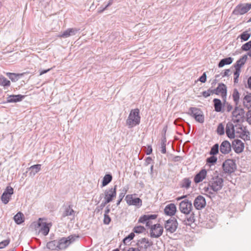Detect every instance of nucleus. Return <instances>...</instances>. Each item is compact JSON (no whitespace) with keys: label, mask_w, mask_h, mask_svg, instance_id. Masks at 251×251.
Here are the masks:
<instances>
[{"label":"nucleus","mask_w":251,"mask_h":251,"mask_svg":"<svg viewBox=\"0 0 251 251\" xmlns=\"http://www.w3.org/2000/svg\"><path fill=\"white\" fill-rule=\"evenodd\" d=\"M163 228L159 224H155L151 226L150 230L151 237L152 238H158L163 233Z\"/></svg>","instance_id":"14"},{"label":"nucleus","mask_w":251,"mask_h":251,"mask_svg":"<svg viewBox=\"0 0 251 251\" xmlns=\"http://www.w3.org/2000/svg\"><path fill=\"white\" fill-rule=\"evenodd\" d=\"M145 230V228L143 226H135L133 228V231L136 233H141Z\"/></svg>","instance_id":"46"},{"label":"nucleus","mask_w":251,"mask_h":251,"mask_svg":"<svg viewBox=\"0 0 251 251\" xmlns=\"http://www.w3.org/2000/svg\"><path fill=\"white\" fill-rule=\"evenodd\" d=\"M127 251H140L139 250V249H138L137 248L130 247V248H129Z\"/></svg>","instance_id":"64"},{"label":"nucleus","mask_w":251,"mask_h":251,"mask_svg":"<svg viewBox=\"0 0 251 251\" xmlns=\"http://www.w3.org/2000/svg\"><path fill=\"white\" fill-rule=\"evenodd\" d=\"M116 189L117 185H115L114 187L107 189L104 192V201L107 203L112 201L116 197Z\"/></svg>","instance_id":"11"},{"label":"nucleus","mask_w":251,"mask_h":251,"mask_svg":"<svg viewBox=\"0 0 251 251\" xmlns=\"http://www.w3.org/2000/svg\"><path fill=\"white\" fill-rule=\"evenodd\" d=\"M14 193V190L11 186H7L1 196V200L2 202L6 204L8 203L12 195Z\"/></svg>","instance_id":"16"},{"label":"nucleus","mask_w":251,"mask_h":251,"mask_svg":"<svg viewBox=\"0 0 251 251\" xmlns=\"http://www.w3.org/2000/svg\"><path fill=\"white\" fill-rule=\"evenodd\" d=\"M200 80L202 83H204L206 81V74L205 72L203 73L202 75L199 78Z\"/></svg>","instance_id":"57"},{"label":"nucleus","mask_w":251,"mask_h":251,"mask_svg":"<svg viewBox=\"0 0 251 251\" xmlns=\"http://www.w3.org/2000/svg\"><path fill=\"white\" fill-rule=\"evenodd\" d=\"M251 33L250 32V30H246L241 33L238 38H240L242 41H246L249 40L251 36Z\"/></svg>","instance_id":"36"},{"label":"nucleus","mask_w":251,"mask_h":251,"mask_svg":"<svg viewBox=\"0 0 251 251\" xmlns=\"http://www.w3.org/2000/svg\"><path fill=\"white\" fill-rule=\"evenodd\" d=\"M217 132L220 135H224L225 133V127L222 123H220L218 126Z\"/></svg>","instance_id":"44"},{"label":"nucleus","mask_w":251,"mask_h":251,"mask_svg":"<svg viewBox=\"0 0 251 251\" xmlns=\"http://www.w3.org/2000/svg\"><path fill=\"white\" fill-rule=\"evenodd\" d=\"M232 116L235 118L233 119L234 123H237L243 120L245 117V111L243 108L235 107L232 112Z\"/></svg>","instance_id":"13"},{"label":"nucleus","mask_w":251,"mask_h":251,"mask_svg":"<svg viewBox=\"0 0 251 251\" xmlns=\"http://www.w3.org/2000/svg\"><path fill=\"white\" fill-rule=\"evenodd\" d=\"M152 242L146 238H142L137 241L136 245L140 251H146L148 248L152 245Z\"/></svg>","instance_id":"9"},{"label":"nucleus","mask_w":251,"mask_h":251,"mask_svg":"<svg viewBox=\"0 0 251 251\" xmlns=\"http://www.w3.org/2000/svg\"><path fill=\"white\" fill-rule=\"evenodd\" d=\"M152 161V159L151 157H147L145 160V165L148 166L151 163V162Z\"/></svg>","instance_id":"61"},{"label":"nucleus","mask_w":251,"mask_h":251,"mask_svg":"<svg viewBox=\"0 0 251 251\" xmlns=\"http://www.w3.org/2000/svg\"><path fill=\"white\" fill-rule=\"evenodd\" d=\"M178 225L176 219L171 217L165 222L164 228L167 233H173L176 231Z\"/></svg>","instance_id":"4"},{"label":"nucleus","mask_w":251,"mask_h":251,"mask_svg":"<svg viewBox=\"0 0 251 251\" xmlns=\"http://www.w3.org/2000/svg\"><path fill=\"white\" fill-rule=\"evenodd\" d=\"M127 192V190L126 189H124L121 193H120L119 196V199L117 201V205H119L120 204V202L122 201L123 199L125 197L126 193Z\"/></svg>","instance_id":"45"},{"label":"nucleus","mask_w":251,"mask_h":251,"mask_svg":"<svg viewBox=\"0 0 251 251\" xmlns=\"http://www.w3.org/2000/svg\"><path fill=\"white\" fill-rule=\"evenodd\" d=\"M241 49L244 51H249L251 49V42L250 41L246 43L241 47Z\"/></svg>","instance_id":"48"},{"label":"nucleus","mask_w":251,"mask_h":251,"mask_svg":"<svg viewBox=\"0 0 251 251\" xmlns=\"http://www.w3.org/2000/svg\"><path fill=\"white\" fill-rule=\"evenodd\" d=\"M217 157L215 156V155H211L210 157H208L206 159V162L212 165L214 164L217 162Z\"/></svg>","instance_id":"47"},{"label":"nucleus","mask_w":251,"mask_h":251,"mask_svg":"<svg viewBox=\"0 0 251 251\" xmlns=\"http://www.w3.org/2000/svg\"><path fill=\"white\" fill-rule=\"evenodd\" d=\"M187 114L193 117L197 122L200 123L204 122V117L203 112L200 108L191 107L189 108Z\"/></svg>","instance_id":"3"},{"label":"nucleus","mask_w":251,"mask_h":251,"mask_svg":"<svg viewBox=\"0 0 251 251\" xmlns=\"http://www.w3.org/2000/svg\"><path fill=\"white\" fill-rule=\"evenodd\" d=\"M135 236L134 232H131L126 237L123 239V243L124 244H126V241H130V240H132L133 238Z\"/></svg>","instance_id":"51"},{"label":"nucleus","mask_w":251,"mask_h":251,"mask_svg":"<svg viewBox=\"0 0 251 251\" xmlns=\"http://www.w3.org/2000/svg\"><path fill=\"white\" fill-rule=\"evenodd\" d=\"M6 75L13 82L17 81L20 78V75H22L17 74L15 73H7L6 74Z\"/></svg>","instance_id":"38"},{"label":"nucleus","mask_w":251,"mask_h":251,"mask_svg":"<svg viewBox=\"0 0 251 251\" xmlns=\"http://www.w3.org/2000/svg\"><path fill=\"white\" fill-rule=\"evenodd\" d=\"M23 216V214L21 212H18L16 214L14 217V220L15 223L18 225L22 224L24 222L22 218Z\"/></svg>","instance_id":"42"},{"label":"nucleus","mask_w":251,"mask_h":251,"mask_svg":"<svg viewBox=\"0 0 251 251\" xmlns=\"http://www.w3.org/2000/svg\"><path fill=\"white\" fill-rule=\"evenodd\" d=\"M224 185L223 179L218 176L213 177L209 182L208 187L204 188V191L209 194L213 195L215 192L222 189Z\"/></svg>","instance_id":"1"},{"label":"nucleus","mask_w":251,"mask_h":251,"mask_svg":"<svg viewBox=\"0 0 251 251\" xmlns=\"http://www.w3.org/2000/svg\"><path fill=\"white\" fill-rule=\"evenodd\" d=\"M167 142L166 136L164 135H162V138L161 140V152L163 154H165L166 153V143Z\"/></svg>","instance_id":"39"},{"label":"nucleus","mask_w":251,"mask_h":251,"mask_svg":"<svg viewBox=\"0 0 251 251\" xmlns=\"http://www.w3.org/2000/svg\"><path fill=\"white\" fill-rule=\"evenodd\" d=\"M78 237V236H75L74 235H70L68 237H62L58 240V245L59 246V250H62L66 249L69 246L73 243L75 240V238Z\"/></svg>","instance_id":"5"},{"label":"nucleus","mask_w":251,"mask_h":251,"mask_svg":"<svg viewBox=\"0 0 251 251\" xmlns=\"http://www.w3.org/2000/svg\"><path fill=\"white\" fill-rule=\"evenodd\" d=\"M75 214V212L73 209V206L69 205L65 207L64 211L63 212L61 216V219H63V218L69 216H73L74 217Z\"/></svg>","instance_id":"26"},{"label":"nucleus","mask_w":251,"mask_h":251,"mask_svg":"<svg viewBox=\"0 0 251 251\" xmlns=\"http://www.w3.org/2000/svg\"><path fill=\"white\" fill-rule=\"evenodd\" d=\"M251 9V3H240L237 5L232 12L236 15H243Z\"/></svg>","instance_id":"8"},{"label":"nucleus","mask_w":251,"mask_h":251,"mask_svg":"<svg viewBox=\"0 0 251 251\" xmlns=\"http://www.w3.org/2000/svg\"><path fill=\"white\" fill-rule=\"evenodd\" d=\"M243 103L244 105L248 108L251 107V93H248L244 96Z\"/></svg>","instance_id":"33"},{"label":"nucleus","mask_w":251,"mask_h":251,"mask_svg":"<svg viewBox=\"0 0 251 251\" xmlns=\"http://www.w3.org/2000/svg\"><path fill=\"white\" fill-rule=\"evenodd\" d=\"M193 204L197 210H201L206 205L205 199L202 196L199 195L195 198Z\"/></svg>","instance_id":"17"},{"label":"nucleus","mask_w":251,"mask_h":251,"mask_svg":"<svg viewBox=\"0 0 251 251\" xmlns=\"http://www.w3.org/2000/svg\"><path fill=\"white\" fill-rule=\"evenodd\" d=\"M233 59L231 57H226L221 59L218 64V67L221 68L226 65H229L232 63Z\"/></svg>","instance_id":"32"},{"label":"nucleus","mask_w":251,"mask_h":251,"mask_svg":"<svg viewBox=\"0 0 251 251\" xmlns=\"http://www.w3.org/2000/svg\"><path fill=\"white\" fill-rule=\"evenodd\" d=\"M247 55H243L237 61L234 66L235 69L241 70V67L245 64L247 59Z\"/></svg>","instance_id":"29"},{"label":"nucleus","mask_w":251,"mask_h":251,"mask_svg":"<svg viewBox=\"0 0 251 251\" xmlns=\"http://www.w3.org/2000/svg\"><path fill=\"white\" fill-rule=\"evenodd\" d=\"M241 72V70L235 69V71L234 73V82L235 83H238V77L240 75V73Z\"/></svg>","instance_id":"52"},{"label":"nucleus","mask_w":251,"mask_h":251,"mask_svg":"<svg viewBox=\"0 0 251 251\" xmlns=\"http://www.w3.org/2000/svg\"><path fill=\"white\" fill-rule=\"evenodd\" d=\"M27 170L30 171L29 175L30 176H34L36 174L38 173L41 170V165L36 164L34 165L27 168Z\"/></svg>","instance_id":"27"},{"label":"nucleus","mask_w":251,"mask_h":251,"mask_svg":"<svg viewBox=\"0 0 251 251\" xmlns=\"http://www.w3.org/2000/svg\"><path fill=\"white\" fill-rule=\"evenodd\" d=\"M78 29L75 28H68L64 31L63 33L59 34L58 37L60 38H68L70 36L75 35L78 32Z\"/></svg>","instance_id":"23"},{"label":"nucleus","mask_w":251,"mask_h":251,"mask_svg":"<svg viewBox=\"0 0 251 251\" xmlns=\"http://www.w3.org/2000/svg\"><path fill=\"white\" fill-rule=\"evenodd\" d=\"M211 91L212 94H215L217 95L221 94L223 100L226 101L227 95V87L225 84L223 83H219L218 87L216 89H211Z\"/></svg>","instance_id":"12"},{"label":"nucleus","mask_w":251,"mask_h":251,"mask_svg":"<svg viewBox=\"0 0 251 251\" xmlns=\"http://www.w3.org/2000/svg\"><path fill=\"white\" fill-rule=\"evenodd\" d=\"M239 137L244 140H249L250 138V132L244 127L243 131L239 134Z\"/></svg>","instance_id":"35"},{"label":"nucleus","mask_w":251,"mask_h":251,"mask_svg":"<svg viewBox=\"0 0 251 251\" xmlns=\"http://www.w3.org/2000/svg\"><path fill=\"white\" fill-rule=\"evenodd\" d=\"M231 147L236 153H239L243 151L244 144L239 139H235L232 142Z\"/></svg>","instance_id":"19"},{"label":"nucleus","mask_w":251,"mask_h":251,"mask_svg":"<svg viewBox=\"0 0 251 251\" xmlns=\"http://www.w3.org/2000/svg\"><path fill=\"white\" fill-rule=\"evenodd\" d=\"M10 243V239H7L0 242V249L7 246Z\"/></svg>","instance_id":"50"},{"label":"nucleus","mask_w":251,"mask_h":251,"mask_svg":"<svg viewBox=\"0 0 251 251\" xmlns=\"http://www.w3.org/2000/svg\"><path fill=\"white\" fill-rule=\"evenodd\" d=\"M220 148L218 144H214L211 148V150L209 151V154L211 155H215L217 154L219 152Z\"/></svg>","instance_id":"41"},{"label":"nucleus","mask_w":251,"mask_h":251,"mask_svg":"<svg viewBox=\"0 0 251 251\" xmlns=\"http://www.w3.org/2000/svg\"><path fill=\"white\" fill-rule=\"evenodd\" d=\"M191 183V181L189 178H185L182 180L180 186L182 188L188 189L190 187Z\"/></svg>","instance_id":"40"},{"label":"nucleus","mask_w":251,"mask_h":251,"mask_svg":"<svg viewBox=\"0 0 251 251\" xmlns=\"http://www.w3.org/2000/svg\"><path fill=\"white\" fill-rule=\"evenodd\" d=\"M234 126L235 128V133L239 134L244 130L243 127L240 125H235Z\"/></svg>","instance_id":"55"},{"label":"nucleus","mask_w":251,"mask_h":251,"mask_svg":"<svg viewBox=\"0 0 251 251\" xmlns=\"http://www.w3.org/2000/svg\"><path fill=\"white\" fill-rule=\"evenodd\" d=\"M207 171L205 169H202L199 173L196 174L194 178L196 183H199L202 181L206 177Z\"/></svg>","instance_id":"24"},{"label":"nucleus","mask_w":251,"mask_h":251,"mask_svg":"<svg viewBox=\"0 0 251 251\" xmlns=\"http://www.w3.org/2000/svg\"><path fill=\"white\" fill-rule=\"evenodd\" d=\"M112 180V176L110 174H106L102 181L101 187H104L108 185Z\"/></svg>","instance_id":"34"},{"label":"nucleus","mask_w":251,"mask_h":251,"mask_svg":"<svg viewBox=\"0 0 251 251\" xmlns=\"http://www.w3.org/2000/svg\"><path fill=\"white\" fill-rule=\"evenodd\" d=\"M232 97L235 104H237L240 98V94L237 89H234L233 90Z\"/></svg>","instance_id":"43"},{"label":"nucleus","mask_w":251,"mask_h":251,"mask_svg":"<svg viewBox=\"0 0 251 251\" xmlns=\"http://www.w3.org/2000/svg\"><path fill=\"white\" fill-rule=\"evenodd\" d=\"M157 217V215L156 214L144 215L139 218L138 222L144 224L147 221H150V220L155 219Z\"/></svg>","instance_id":"28"},{"label":"nucleus","mask_w":251,"mask_h":251,"mask_svg":"<svg viewBox=\"0 0 251 251\" xmlns=\"http://www.w3.org/2000/svg\"><path fill=\"white\" fill-rule=\"evenodd\" d=\"M58 244V240L50 241L47 244V248L51 250H59Z\"/></svg>","instance_id":"31"},{"label":"nucleus","mask_w":251,"mask_h":251,"mask_svg":"<svg viewBox=\"0 0 251 251\" xmlns=\"http://www.w3.org/2000/svg\"><path fill=\"white\" fill-rule=\"evenodd\" d=\"M51 69V68H50V69H47V70H39V75H41L44 74H46L47 73V72H49Z\"/></svg>","instance_id":"62"},{"label":"nucleus","mask_w":251,"mask_h":251,"mask_svg":"<svg viewBox=\"0 0 251 251\" xmlns=\"http://www.w3.org/2000/svg\"><path fill=\"white\" fill-rule=\"evenodd\" d=\"M176 212V207L174 203L167 205L164 208V213L166 215L173 216Z\"/></svg>","instance_id":"22"},{"label":"nucleus","mask_w":251,"mask_h":251,"mask_svg":"<svg viewBox=\"0 0 251 251\" xmlns=\"http://www.w3.org/2000/svg\"><path fill=\"white\" fill-rule=\"evenodd\" d=\"M248 88L251 90V76L249 77L248 79Z\"/></svg>","instance_id":"63"},{"label":"nucleus","mask_w":251,"mask_h":251,"mask_svg":"<svg viewBox=\"0 0 251 251\" xmlns=\"http://www.w3.org/2000/svg\"><path fill=\"white\" fill-rule=\"evenodd\" d=\"M176 218L182 221V223L186 226H191V225L195 222V216L194 212L193 211L188 215H185L184 219H180L178 215L176 216Z\"/></svg>","instance_id":"18"},{"label":"nucleus","mask_w":251,"mask_h":251,"mask_svg":"<svg viewBox=\"0 0 251 251\" xmlns=\"http://www.w3.org/2000/svg\"><path fill=\"white\" fill-rule=\"evenodd\" d=\"M246 121L250 125H251V109L249 110L246 114Z\"/></svg>","instance_id":"53"},{"label":"nucleus","mask_w":251,"mask_h":251,"mask_svg":"<svg viewBox=\"0 0 251 251\" xmlns=\"http://www.w3.org/2000/svg\"><path fill=\"white\" fill-rule=\"evenodd\" d=\"M107 204L104 201L102 202V203L99 206H98L96 209L95 211L97 213L100 212L101 210L103 209V208L105 207V206Z\"/></svg>","instance_id":"49"},{"label":"nucleus","mask_w":251,"mask_h":251,"mask_svg":"<svg viewBox=\"0 0 251 251\" xmlns=\"http://www.w3.org/2000/svg\"><path fill=\"white\" fill-rule=\"evenodd\" d=\"M113 0H109V1H108V3L105 5V6H104V7H103L101 10H100L99 12H103V11H104L105 10H106L107 7H108L109 6H110L112 3H113Z\"/></svg>","instance_id":"59"},{"label":"nucleus","mask_w":251,"mask_h":251,"mask_svg":"<svg viewBox=\"0 0 251 251\" xmlns=\"http://www.w3.org/2000/svg\"><path fill=\"white\" fill-rule=\"evenodd\" d=\"M225 105L226 107V111L230 112L233 108L232 106L228 102H226V101H225Z\"/></svg>","instance_id":"58"},{"label":"nucleus","mask_w":251,"mask_h":251,"mask_svg":"<svg viewBox=\"0 0 251 251\" xmlns=\"http://www.w3.org/2000/svg\"><path fill=\"white\" fill-rule=\"evenodd\" d=\"M179 209L180 212L185 215L190 214L193 210L192 203L188 200H184L181 201L179 205Z\"/></svg>","instance_id":"7"},{"label":"nucleus","mask_w":251,"mask_h":251,"mask_svg":"<svg viewBox=\"0 0 251 251\" xmlns=\"http://www.w3.org/2000/svg\"><path fill=\"white\" fill-rule=\"evenodd\" d=\"M212 94V92L211 89H208L207 91H203L201 93L202 96L205 98L210 96Z\"/></svg>","instance_id":"54"},{"label":"nucleus","mask_w":251,"mask_h":251,"mask_svg":"<svg viewBox=\"0 0 251 251\" xmlns=\"http://www.w3.org/2000/svg\"><path fill=\"white\" fill-rule=\"evenodd\" d=\"M111 221V218L108 215H104L103 223L105 225H108Z\"/></svg>","instance_id":"56"},{"label":"nucleus","mask_w":251,"mask_h":251,"mask_svg":"<svg viewBox=\"0 0 251 251\" xmlns=\"http://www.w3.org/2000/svg\"><path fill=\"white\" fill-rule=\"evenodd\" d=\"M226 133L227 136L230 139H233L235 137V128L231 122H228L226 127Z\"/></svg>","instance_id":"21"},{"label":"nucleus","mask_w":251,"mask_h":251,"mask_svg":"<svg viewBox=\"0 0 251 251\" xmlns=\"http://www.w3.org/2000/svg\"><path fill=\"white\" fill-rule=\"evenodd\" d=\"M219 148L220 152L224 154H227L231 151V145L229 142L227 140L223 141Z\"/></svg>","instance_id":"20"},{"label":"nucleus","mask_w":251,"mask_h":251,"mask_svg":"<svg viewBox=\"0 0 251 251\" xmlns=\"http://www.w3.org/2000/svg\"><path fill=\"white\" fill-rule=\"evenodd\" d=\"M230 72V70L229 69H226L225 70L224 72V73H221V76L224 77L225 76H228V73Z\"/></svg>","instance_id":"60"},{"label":"nucleus","mask_w":251,"mask_h":251,"mask_svg":"<svg viewBox=\"0 0 251 251\" xmlns=\"http://www.w3.org/2000/svg\"><path fill=\"white\" fill-rule=\"evenodd\" d=\"M140 119L139 110L138 108L133 109L128 115L126 124L129 128L133 127L140 124Z\"/></svg>","instance_id":"2"},{"label":"nucleus","mask_w":251,"mask_h":251,"mask_svg":"<svg viewBox=\"0 0 251 251\" xmlns=\"http://www.w3.org/2000/svg\"><path fill=\"white\" fill-rule=\"evenodd\" d=\"M25 96L22 95H10L7 98V102L9 103L17 102L22 101Z\"/></svg>","instance_id":"25"},{"label":"nucleus","mask_w":251,"mask_h":251,"mask_svg":"<svg viewBox=\"0 0 251 251\" xmlns=\"http://www.w3.org/2000/svg\"><path fill=\"white\" fill-rule=\"evenodd\" d=\"M10 81L3 75H0V85L4 87H9L10 85Z\"/></svg>","instance_id":"37"},{"label":"nucleus","mask_w":251,"mask_h":251,"mask_svg":"<svg viewBox=\"0 0 251 251\" xmlns=\"http://www.w3.org/2000/svg\"><path fill=\"white\" fill-rule=\"evenodd\" d=\"M37 228H39V231L42 233L44 236L48 234L50 227L51 226V223H47L43 222L41 218H39L37 222Z\"/></svg>","instance_id":"10"},{"label":"nucleus","mask_w":251,"mask_h":251,"mask_svg":"<svg viewBox=\"0 0 251 251\" xmlns=\"http://www.w3.org/2000/svg\"><path fill=\"white\" fill-rule=\"evenodd\" d=\"M224 172L226 174L233 173L236 169V164L233 159H226L222 165Z\"/></svg>","instance_id":"6"},{"label":"nucleus","mask_w":251,"mask_h":251,"mask_svg":"<svg viewBox=\"0 0 251 251\" xmlns=\"http://www.w3.org/2000/svg\"><path fill=\"white\" fill-rule=\"evenodd\" d=\"M125 200L129 205H134L139 208L142 205V200L139 198H134L132 195H126Z\"/></svg>","instance_id":"15"},{"label":"nucleus","mask_w":251,"mask_h":251,"mask_svg":"<svg viewBox=\"0 0 251 251\" xmlns=\"http://www.w3.org/2000/svg\"><path fill=\"white\" fill-rule=\"evenodd\" d=\"M213 101L214 103L215 110L218 112H221L223 107V104L221 100L219 99L215 98L213 100Z\"/></svg>","instance_id":"30"}]
</instances>
